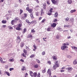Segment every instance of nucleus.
<instances>
[{"mask_svg": "<svg viewBox=\"0 0 77 77\" xmlns=\"http://www.w3.org/2000/svg\"><path fill=\"white\" fill-rule=\"evenodd\" d=\"M42 72L43 73H45L46 72V69H44L42 70Z\"/></svg>", "mask_w": 77, "mask_h": 77, "instance_id": "c85d7f7f", "label": "nucleus"}, {"mask_svg": "<svg viewBox=\"0 0 77 77\" xmlns=\"http://www.w3.org/2000/svg\"><path fill=\"white\" fill-rule=\"evenodd\" d=\"M46 4H45L44 5H43V8L44 9H46Z\"/></svg>", "mask_w": 77, "mask_h": 77, "instance_id": "cd10ccee", "label": "nucleus"}, {"mask_svg": "<svg viewBox=\"0 0 77 77\" xmlns=\"http://www.w3.org/2000/svg\"><path fill=\"white\" fill-rule=\"evenodd\" d=\"M27 75H28V74L27 73H26L25 75V76L27 77Z\"/></svg>", "mask_w": 77, "mask_h": 77, "instance_id": "e2e57ef3", "label": "nucleus"}, {"mask_svg": "<svg viewBox=\"0 0 77 77\" xmlns=\"http://www.w3.org/2000/svg\"><path fill=\"white\" fill-rule=\"evenodd\" d=\"M21 26H22V23H20L19 25H18V26L19 27H21Z\"/></svg>", "mask_w": 77, "mask_h": 77, "instance_id": "5fc2aeb1", "label": "nucleus"}, {"mask_svg": "<svg viewBox=\"0 0 77 77\" xmlns=\"http://www.w3.org/2000/svg\"><path fill=\"white\" fill-rule=\"evenodd\" d=\"M25 32H26V28H25L23 29V31L22 32V33H23V34H24Z\"/></svg>", "mask_w": 77, "mask_h": 77, "instance_id": "a211bd4d", "label": "nucleus"}, {"mask_svg": "<svg viewBox=\"0 0 77 77\" xmlns=\"http://www.w3.org/2000/svg\"><path fill=\"white\" fill-rule=\"evenodd\" d=\"M9 61H10L11 62V61H12V62H14V59H10L9 60Z\"/></svg>", "mask_w": 77, "mask_h": 77, "instance_id": "3c124183", "label": "nucleus"}, {"mask_svg": "<svg viewBox=\"0 0 77 77\" xmlns=\"http://www.w3.org/2000/svg\"><path fill=\"white\" fill-rule=\"evenodd\" d=\"M67 69L68 71L69 72H70L72 70V67H69L67 68Z\"/></svg>", "mask_w": 77, "mask_h": 77, "instance_id": "0eeeda50", "label": "nucleus"}, {"mask_svg": "<svg viewBox=\"0 0 77 77\" xmlns=\"http://www.w3.org/2000/svg\"><path fill=\"white\" fill-rule=\"evenodd\" d=\"M30 16L32 18H33L34 17H33V14H30Z\"/></svg>", "mask_w": 77, "mask_h": 77, "instance_id": "58836bf2", "label": "nucleus"}, {"mask_svg": "<svg viewBox=\"0 0 77 77\" xmlns=\"http://www.w3.org/2000/svg\"><path fill=\"white\" fill-rule=\"evenodd\" d=\"M34 48L35 49H36V46L35 45H33Z\"/></svg>", "mask_w": 77, "mask_h": 77, "instance_id": "052dcab7", "label": "nucleus"}, {"mask_svg": "<svg viewBox=\"0 0 77 77\" xmlns=\"http://www.w3.org/2000/svg\"><path fill=\"white\" fill-rule=\"evenodd\" d=\"M29 13H31L33 11V10H32V9H29L28 11Z\"/></svg>", "mask_w": 77, "mask_h": 77, "instance_id": "412c9836", "label": "nucleus"}, {"mask_svg": "<svg viewBox=\"0 0 77 77\" xmlns=\"http://www.w3.org/2000/svg\"><path fill=\"white\" fill-rule=\"evenodd\" d=\"M75 11H76V10H75V9L71 10L70 11V13H73V12H74Z\"/></svg>", "mask_w": 77, "mask_h": 77, "instance_id": "b1692460", "label": "nucleus"}, {"mask_svg": "<svg viewBox=\"0 0 77 77\" xmlns=\"http://www.w3.org/2000/svg\"><path fill=\"white\" fill-rule=\"evenodd\" d=\"M73 64L74 65H76V64H77V61L76 60H74L73 62Z\"/></svg>", "mask_w": 77, "mask_h": 77, "instance_id": "4468645a", "label": "nucleus"}, {"mask_svg": "<svg viewBox=\"0 0 77 77\" xmlns=\"http://www.w3.org/2000/svg\"><path fill=\"white\" fill-rule=\"evenodd\" d=\"M14 23H15V20H12L11 21V24L12 25H14Z\"/></svg>", "mask_w": 77, "mask_h": 77, "instance_id": "bb28decb", "label": "nucleus"}, {"mask_svg": "<svg viewBox=\"0 0 77 77\" xmlns=\"http://www.w3.org/2000/svg\"><path fill=\"white\" fill-rule=\"evenodd\" d=\"M2 23L3 24H5V23H6V20H3L2 21Z\"/></svg>", "mask_w": 77, "mask_h": 77, "instance_id": "473e14b6", "label": "nucleus"}, {"mask_svg": "<svg viewBox=\"0 0 77 77\" xmlns=\"http://www.w3.org/2000/svg\"><path fill=\"white\" fill-rule=\"evenodd\" d=\"M41 76V75H40V73L39 72L38 74V75H37V77H40Z\"/></svg>", "mask_w": 77, "mask_h": 77, "instance_id": "37998d69", "label": "nucleus"}, {"mask_svg": "<svg viewBox=\"0 0 77 77\" xmlns=\"http://www.w3.org/2000/svg\"><path fill=\"white\" fill-rule=\"evenodd\" d=\"M29 72L30 75L31 76V77H36V75H37V73L36 72H35L33 73L32 71H30Z\"/></svg>", "mask_w": 77, "mask_h": 77, "instance_id": "f03ea898", "label": "nucleus"}, {"mask_svg": "<svg viewBox=\"0 0 77 77\" xmlns=\"http://www.w3.org/2000/svg\"><path fill=\"white\" fill-rule=\"evenodd\" d=\"M34 56L35 55H34L33 54H32V55H31L30 57V58H32V57H34Z\"/></svg>", "mask_w": 77, "mask_h": 77, "instance_id": "864d4df0", "label": "nucleus"}, {"mask_svg": "<svg viewBox=\"0 0 77 77\" xmlns=\"http://www.w3.org/2000/svg\"><path fill=\"white\" fill-rule=\"evenodd\" d=\"M23 12V11L21 9L20 10V15H21V14Z\"/></svg>", "mask_w": 77, "mask_h": 77, "instance_id": "7c9ffc66", "label": "nucleus"}, {"mask_svg": "<svg viewBox=\"0 0 77 77\" xmlns=\"http://www.w3.org/2000/svg\"><path fill=\"white\" fill-rule=\"evenodd\" d=\"M64 27H69H69H71V26H70V25H64Z\"/></svg>", "mask_w": 77, "mask_h": 77, "instance_id": "5701e85b", "label": "nucleus"}, {"mask_svg": "<svg viewBox=\"0 0 77 77\" xmlns=\"http://www.w3.org/2000/svg\"><path fill=\"white\" fill-rule=\"evenodd\" d=\"M20 61L22 62H24V60H23V59H21L20 60Z\"/></svg>", "mask_w": 77, "mask_h": 77, "instance_id": "69168bd1", "label": "nucleus"}, {"mask_svg": "<svg viewBox=\"0 0 77 77\" xmlns=\"http://www.w3.org/2000/svg\"><path fill=\"white\" fill-rule=\"evenodd\" d=\"M36 41H38L37 42H38V44H39L41 42L40 41V40H39V38H38L37 39H36Z\"/></svg>", "mask_w": 77, "mask_h": 77, "instance_id": "a878e982", "label": "nucleus"}, {"mask_svg": "<svg viewBox=\"0 0 77 77\" xmlns=\"http://www.w3.org/2000/svg\"><path fill=\"white\" fill-rule=\"evenodd\" d=\"M22 56H23V57H26V56L25 55L24 53H23L22 54Z\"/></svg>", "mask_w": 77, "mask_h": 77, "instance_id": "c03bdc74", "label": "nucleus"}, {"mask_svg": "<svg viewBox=\"0 0 77 77\" xmlns=\"http://www.w3.org/2000/svg\"><path fill=\"white\" fill-rule=\"evenodd\" d=\"M45 21H46V20L45 19H44L43 20H42L41 22L42 23H44Z\"/></svg>", "mask_w": 77, "mask_h": 77, "instance_id": "6e6d98bb", "label": "nucleus"}, {"mask_svg": "<svg viewBox=\"0 0 77 77\" xmlns=\"http://www.w3.org/2000/svg\"><path fill=\"white\" fill-rule=\"evenodd\" d=\"M57 30H58V31H59L60 32H62V31H63V29H62V28H60L59 27H58L57 28Z\"/></svg>", "mask_w": 77, "mask_h": 77, "instance_id": "6e6552de", "label": "nucleus"}, {"mask_svg": "<svg viewBox=\"0 0 77 77\" xmlns=\"http://www.w3.org/2000/svg\"><path fill=\"white\" fill-rule=\"evenodd\" d=\"M20 27H18L16 28V30H21V28Z\"/></svg>", "mask_w": 77, "mask_h": 77, "instance_id": "f704fd0d", "label": "nucleus"}, {"mask_svg": "<svg viewBox=\"0 0 77 77\" xmlns=\"http://www.w3.org/2000/svg\"><path fill=\"white\" fill-rule=\"evenodd\" d=\"M48 63L49 64V65H51V62L50 61H48Z\"/></svg>", "mask_w": 77, "mask_h": 77, "instance_id": "bf43d9fd", "label": "nucleus"}, {"mask_svg": "<svg viewBox=\"0 0 77 77\" xmlns=\"http://www.w3.org/2000/svg\"><path fill=\"white\" fill-rule=\"evenodd\" d=\"M25 48L26 49V50H28V51H30L29 48V47H27V46H26Z\"/></svg>", "mask_w": 77, "mask_h": 77, "instance_id": "e433bc0d", "label": "nucleus"}, {"mask_svg": "<svg viewBox=\"0 0 77 77\" xmlns=\"http://www.w3.org/2000/svg\"><path fill=\"white\" fill-rule=\"evenodd\" d=\"M2 60H3V59H2V57H0V61L1 62H2H2H3Z\"/></svg>", "mask_w": 77, "mask_h": 77, "instance_id": "09e8293b", "label": "nucleus"}, {"mask_svg": "<svg viewBox=\"0 0 77 77\" xmlns=\"http://www.w3.org/2000/svg\"><path fill=\"white\" fill-rule=\"evenodd\" d=\"M42 55H45V51H43L42 53Z\"/></svg>", "mask_w": 77, "mask_h": 77, "instance_id": "49530a36", "label": "nucleus"}, {"mask_svg": "<svg viewBox=\"0 0 77 77\" xmlns=\"http://www.w3.org/2000/svg\"><path fill=\"white\" fill-rule=\"evenodd\" d=\"M63 45H65V46H66V45H69V44L67 43H66L63 44Z\"/></svg>", "mask_w": 77, "mask_h": 77, "instance_id": "2f4dec72", "label": "nucleus"}, {"mask_svg": "<svg viewBox=\"0 0 77 77\" xmlns=\"http://www.w3.org/2000/svg\"><path fill=\"white\" fill-rule=\"evenodd\" d=\"M47 30L48 32H50V31H51V28H50V27L48 28L47 29Z\"/></svg>", "mask_w": 77, "mask_h": 77, "instance_id": "72a5a7b5", "label": "nucleus"}, {"mask_svg": "<svg viewBox=\"0 0 77 77\" xmlns=\"http://www.w3.org/2000/svg\"><path fill=\"white\" fill-rule=\"evenodd\" d=\"M57 39H59V35H57L56 36Z\"/></svg>", "mask_w": 77, "mask_h": 77, "instance_id": "774afa93", "label": "nucleus"}, {"mask_svg": "<svg viewBox=\"0 0 77 77\" xmlns=\"http://www.w3.org/2000/svg\"><path fill=\"white\" fill-rule=\"evenodd\" d=\"M29 9L30 8H29V7H28L26 8V11H28L29 10Z\"/></svg>", "mask_w": 77, "mask_h": 77, "instance_id": "8fccbe9b", "label": "nucleus"}, {"mask_svg": "<svg viewBox=\"0 0 77 77\" xmlns=\"http://www.w3.org/2000/svg\"><path fill=\"white\" fill-rule=\"evenodd\" d=\"M38 64L34 65V68H38Z\"/></svg>", "mask_w": 77, "mask_h": 77, "instance_id": "4be33fe9", "label": "nucleus"}, {"mask_svg": "<svg viewBox=\"0 0 77 77\" xmlns=\"http://www.w3.org/2000/svg\"><path fill=\"white\" fill-rule=\"evenodd\" d=\"M14 23H17V20L15 18L14 19Z\"/></svg>", "mask_w": 77, "mask_h": 77, "instance_id": "13d9d810", "label": "nucleus"}, {"mask_svg": "<svg viewBox=\"0 0 77 77\" xmlns=\"http://www.w3.org/2000/svg\"><path fill=\"white\" fill-rule=\"evenodd\" d=\"M23 52L24 53L25 55H27V50L26 49L23 50Z\"/></svg>", "mask_w": 77, "mask_h": 77, "instance_id": "2eb2a0df", "label": "nucleus"}, {"mask_svg": "<svg viewBox=\"0 0 77 77\" xmlns=\"http://www.w3.org/2000/svg\"><path fill=\"white\" fill-rule=\"evenodd\" d=\"M5 73L6 75H8V76H10V73H9L8 72L6 71L5 72Z\"/></svg>", "mask_w": 77, "mask_h": 77, "instance_id": "393cba45", "label": "nucleus"}, {"mask_svg": "<svg viewBox=\"0 0 77 77\" xmlns=\"http://www.w3.org/2000/svg\"><path fill=\"white\" fill-rule=\"evenodd\" d=\"M28 38H32V35L31 34H29L28 35Z\"/></svg>", "mask_w": 77, "mask_h": 77, "instance_id": "aec40b11", "label": "nucleus"}, {"mask_svg": "<svg viewBox=\"0 0 77 77\" xmlns=\"http://www.w3.org/2000/svg\"><path fill=\"white\" fill-rule=\"evenodd\" d=\"M52 57V59H54V60H57V57L56 56H53Z\"/></svg>", "mask_w": 77, "mask_h": 77, "instance_id": "9b49d317", "label": "nucleus"}, {"mask_svg": "<svg viewBox=\"0 0 77 77\" xmlns=\"http://www.w3.org/2000/svg\"><path fill=\"white\" fill-rule=\"evenodd\" d=\"M35 14H36V15H37V16H38V12H37Z\"/></svg>", "mask_w": 77, "mask_h": 77, "instance_id": "0e129e2a", "label": "nucleus"}, {"mask_svg": "<svg viewBox=\"0 0 77 77\" xmlns=\"http://www.w3.org/2000/svg\"><path fill=\"white\" fill-rule=\"evenodd\" d=\"M65 48H66V49H67L68 48V47L64 45H63L61 46V50H64L65 49Z\"/></svg>", "mask_w": 77, "mask_h": 77, "instance_id": "7ed1b4c3", "label": "nucleus"}, {"mask_svg": "<svg viewBox=\"0 0 77 77\" xmlns=\"http://www.w3.org/2000/svg\"><path fill=\"white\" fill-rule=\"evenodd\" d=\"M53 10V8H51L49 10V12H52V10Z\"/></svg>", "mask_w": 77, "mask_h": 77, "instance_id": "4d7b16f0", "label": "nucleus"}, {"mask_svg": "<svg viewBox=\"0 0 77 77\" xmlns=\"http://www.w3.org/2000/svg\"><path fill=\"white\" fill-rule=\"evenodd\" d=\"M58 63V61L57 60L54 63L55 64L53 66L54 69H56L57 68L59 67V64H57Z\"/></svg>", "mask_w": 77, "mask_h": 77, "instance_id": "f257e3e1", "label": "nucleus"}, {"mask_svg": "<svg viewBox=\"0 0 77 77\" xmlns=\"http://www.w3.org/2000/svg\"><path fill=\"white\" fill-rule=\"evenodd\" d=\"M72 48H73V49H74L75 50H77V48H76V47H72Z\"/></svg>", "mask_w": 77, "mask_h": 77, "instance_id": "c9c22d12", "label": "nucleus"}, {"mask_svg": "<svg viewBox=\"0 0 77 77\" xmlns=\"http://www.w3.org/2000/svg\"><path fill=\"white\" fill-rule=\"evenodd\" d=\"M8 28H9V29H13V27H12L11 26H8Z\"/></svg>", "mask_w": 77, "mask_h": 77, "instance_id": "79ce46f5", "label": "nucleus"}, {"mask_svg": "<svg viewBox=\"0 0 77 77\" xmlns=\"http://www.w3.org/2000/svg\"><path fill=\"white\" fill-rule=\"evenodd\" d=\"M35 32V31L34 29H32L31 32H32V33H33V32Z\"/></svg>", "mask_w": 77, "mask_h": 77, "instance_id": "680f3d73", "label": "nucleus"}, {"mask_svg": "<svg viewBox=\"0 0 77 77\" xmlns=\"http://www.w3.org/2000/svg\"><path fill=\"white\" fill-rule=\"evenodd\" d=\"M47 73H48V74H49V75H51V70L50 69H49L48 70L47 72Z\"/></svg>", "mask_w": 77, "mask_h": 77, "instance_id": "1a4fd4ad", "label": "nucleus"}, {"mask_svg": "<svg viewBox=\"0 0 77 77\" xmlns=\"http://www.w3.org/2000/svg\"><path fill=\"white\" fill-rule=\"evenodd\" d=\"M35 60H36L37 62V63H40L41 62H40V61L38 59H36Z\"/></svg>", "mask_w": 77, "mask_h": 77, "instance_id": "c756f323", "label": "nucleus"}, {"mask_svg": "<svg viewBox=\"0 0 77 77\" xmlns=\"http://www.w3.org/2000/svg\"><path fill=\"white\" fill-rule=\"evenodd\" d=\"M56 21H57V19H55L53 20V22H56Z\"/></svg>", "mask_w": 77, "mask_h": 77, "instance_id": "de8ad7c7", "label": "nucleus"}, {"mask_svg": "<svg viewBox=\"0 0 77 77\" xmlns=\"http://www.w3.org/2000/svg\"><path fill=\"white\" fill-rule=\"evenodd\" d=\"M68 4L71 5L72 3V0H68Z\"/></svg>", "mask_w": 77, "mask_h": 77, "instance_id": "dca6fc26", "label": "nucleus"}, {"mask_svg": "<svg viewBox=\"0 0 77 77\" xmlns=\"http://www.w3.org/2000/svg\"><path fill=\"white\" fill-rule=\"evenodd\" d=\"M26 21L27 23H28L29 25H30V24H31V23L30 22H29V20H28L26 19Z\"/></svg>", "mask_w": 77, "mask_h": 77, "instance_id": "ddd939ff", "label": "nucleus"}, {"mask_svg": "<svg viewBox=\"0 0 77 77\" xmlns=\"http://www.w3.org/2000/svg\"><path fill=\"white\" fill-rule=\"evenodd\" d=\"M24 16H22L21 17V20H25L26 19V17H27V14H24Z\"/></svg>", "mask_w": 77, "mask_h": 77, "instance_id": "39448f33", "label": "nucleus"}, {"mask_svg": "<svg viewBox=\"0 0 77 77\" xmlns=\"http://www.w3.org/2000/svg\"><path fill=\"white\" fill-rule=\"evenodd\" d=\"M54 15L55 16H54V17H55V18H57V16H58V14H57V12H55Z\"/></svg>", "mask_w": 77, "mask_h": 77, "instance_id": "f3484780", "label": "nucleus"}, {"mask_svg": "<svg viewBox=\"0 0 77 77\" xmlns=\"http://www.w3.org/2000/svg\"><path fill=\"white\" fill-rule=\"evenodd\" d=\"M69 18L67 17L66 18L65 20L66 21H69Z\"/></svg>", "mask_w": 77, "mask_h": 77, "instance_id": "ea45409f", "label": "nucleus"}, {"mask_svg": "<svg viewBox=\"0 0 77 77\" xmlns=\"http://www.w3.org/2000/svg\"><path fill=\"white\" fill-rule=\"evenodd\" d=\"M20 47H23V46H24V43L22 42L20 44Z\"/></svg>", "mask_w": 77, "mask_h": 77, "instance_id": "6ab92c4d", "label": "nucleus"}, {"mask_svg": "<svg viewBox=\"0 0 77 77\" xmlns=\"http://www.w3.org/2000/svg\"><path fill=\"white\" fill-rule=\"evenodd\" d=\"M12 55H13V54L12 53L9 54H8V56H12Z\"/></svg>", "mask_w": 77, "mask_h": 77, "instance_id": "a18cd8bd", "label": "nucleus"}, {"mask_svg": "<svg viewBox=\"0 0 77 77\" xmlns=\"http://www.w3.org/2000/svg\"><path fill=\"white\" fill-rule=\"evenodd\" d=\"M51 2L54 5H57V0H51Z\"/></svg>", "mask_w": 77, "mask_h": 77, "instance_id": "423d86ee", "label": "nucleus"}, {"mask_svg": "<svg viewBox=\"0 0 77 77\" xmlns=\"http://www.w3.org/2000/svg\"><path fill=\"white\" fill-rule=\"evenodd\" d=\"M15 19L17 20H19L20 18L19 17H16V18H15Z\"/></svg>", "mask_w": 77, "mask_h": 77, "instance_id": "338daca9", "label": "nucleus"}, {"mask_svg": "<svg viewBox=\"0 0 77 77\" xmlns=\"http://www.w3.org/2000/svg\"><path fill=\"white\" fill-rule=\"evenodd\" d=\"M41 15H43L44 14V12H43V10H42L41 11Z\"/></svg>", "mask_w": 77, "mask_h": 77, "instance_id": "603ef678", "label": "nucleus"}, {"mask_svg": "<svg viewBox=\"0 0 77 77\" xmlns=\"http://www.w3.org/2000/svg\"><path fill=\"white\" fill-rule=\"evenodd\" d=\"M51 12H50V11H49L48 13H47L48 15H51Z\"/></svg>", "mask_w": 77, "mask_h": 77, "instance_id": "4c0bfd02", "label": "nucleus"}, {"mask_svg": "<svg viewBox=\"0 0 77 77\" xmlns=\"http://www.w3.org/2000/svg\"><path fill=\"white\" fill-rule=\"evenodd\" d=\"M17 43H19L21 41V38L20 36H18L17 37Z\"/></svg>", "mask_w": 77, "mask_h": 77, "instance_id": "20e7f679", "label": "nucleus"}, {"mask_svg": "<svg viewBox=\"0 0 77 77\" xmlns=\"http://www.w3.org/2000/svg\"><path fill=\"white\" fill-rule=\"evenodd\" d=\"M51 26L52 27H55L56 26V24L55 23H54L53 24L51 25Z\"/></svg>", "mask_w": 77, "mask_h": 77, "instance_id": "f8f14e48", "label": "nucleus"}, {"mask_svg": "<svg viewBox=\"0 0 77 77\" xmlns=\"http://www.w3.org/2000/svg\"><path fill=\"white\" fill-rule=\"evenodd\" d=\"M23 68L21 69V70L22 71H24L25 70V71H26V67H25V66H23L22 67Z\"/></svg>", "mask_w": 77, "mask_h": 77, "instance_id": "9d476101", "label": "nucleus"}, {"mask_svg": "<svg viewBox=\"0 0 77 77\" xmlns=\"http://www.w3.org/2000/svg\"><path fill=\"white\" fill-rule=\"evenodd\" d=\"M14 69L13 68H10L9 69V70L10 71H12V70H14Z\"/></svg>", "mask_w": 77, "mask_h": 77, "instance_id": "a19ab883", "label": "nucleus"}]
</instances>
